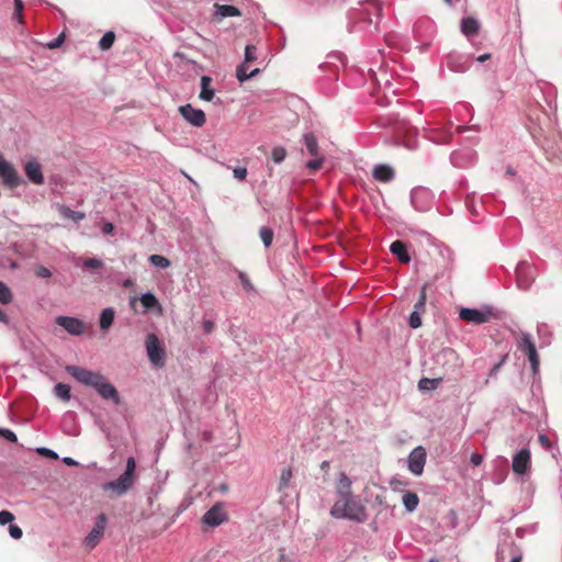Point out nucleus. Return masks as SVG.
Returning <instances> with one entry per match:
<instances>
[{
    "instance_id": "nucleus-44",
    "label": "nucleus",
    "mask_w": 562,
    "mask_h": 562,
    "mask_svg": "<svg viewBox=\"0 0 562 562\" xmlns=\"http://www.w3.org/2000/svg\"><path fill=\"white\" fill-rule=\"evenodd\" d=\"M23 2L22 0H14V19H16L20 23L23 22V15H22V12H23Z\"/></svg>"
},
{
    "instance_id": "nucleus-6",
    "label": "nucleus",
    "mask_w": 562,
    "mask_h": 562,
    "mask_svg": "<svg viewBox=\"0 0 562 562\" xmlns=\"http://www.w3.org/2000/svg\"><path fill=\"white\" fill-rule=\"evenodd\" d=\"M517 346L518 349L527 356L532 372L536 374L539 370V356L536 349V345L532 341L531 335L528 333H522Z\"/></svg>"
},
{
    "instance_id": "nucleus-41",
    "label": "nucleus",
    "mask_w": 562,
    "mask_h": 562,
    "mask_svg": "<svg viewBox=\"0 0 562 562\" xmlns=\"http://www.w3.org/2000/svg\"><path fill=\"white\" fill-rule=\"evenodd\" d=\"M409 326L414 329L420 327L422 325V317L420 313L418 311H413L408 318Z\"/></svg>"
},
{
    "instance_id": "nucleus-20",
    "label": "nucleus",
    "mask_w": 562,
    "mask_h": 562,
    "mask_svg": "<svg viewBox=\"0 0 562 562\" xmlns=\"http://www.w3.org/2000/svg\"><path fill=\"white\" fill-rule=\"evenodd\" d=\"M461 32L467 36L470 37L472 35H475L479 32L480 23L476 19L468 16L463 18L461 20Z\"/></svg>"
},
{
    "instance_id": "nucleus-22",
    "label": "nucleus",
    "mask_w": 562,
    "mask_h": 562,
    "mask_svg": "<svg viewBox=\"0 0 562 562\" xmlns=\"http://www.w3.org/2000/svg\"><path fill=\"white\" fill-rule=\"evenodd\" d=\"M211 82H212L211 77H209V76L201 77V91H200L199 98L203 101L210 102L213 100V98L215 95L214 89H212L210 87Z\"/></svg>"
},
{
    "instance_id": "nucleus-51",
    "label": "nucleus",
    "mask_w": 562,
    "mask_h": 562,
    "mask_svg": "<svg viewBox=\"0 0 562 562\" xmlns=\"http://www.w3.org/2000/svg\"><path fill=\"white\" fill-rule=\"evenodd\" d=\"M64 41H65V33L63 32L56 38H54L53 41L48 42L46 44V46L49 49H55V48H58L64 43Z\"/></svg>"
},
{
    "instance_id": "nucleus-31",
    "label": "nucleus",
    "mask_w": 562,
    "mask_h": 562,
    "mask_svg": "<svg viewBox=\"0 0 562 562\" xmlns=\"http://www.w3.org/2000/svg\"><path fill=\"white\" fill-rule=\"evenodd\" d=\"M54 394L64 402H68L71 397L70 386L65 383H57L54 386Z\"/></svg>"
},
{
    "instance_id": "nucleus-5",
    "label": "nucleus",
    "mask_w": 562,
    "mask_h": 562,
    "mask_svg": "<svg viewBox=\"0 0 562 562\" xmlns=\"http://www.w3.org/2000/svg\"><path fill=\"white\" fill-rule=\"evenodd\" d=\"M494 316L492 306H483L481 308L462 307L459 312V318L471 324L487 323Z\"/></svg>"
},
{
    "instance_id": "nucleus-30",
    "label": "nucleus",
    "mask_w": 562,
    "mask_h": 562,
    "mask_svg": "<svg viewBox=\"0 0 562 562\" xmlns=\"http://www.w3.org/2000/svg\"><path fill=\"white\" fill-rule=\"evenodd\" d=\"M140 303L146 310L160 308L158 299L151 292L144 293Z\"/></svg>"
},
{
    "instance_id": "nucleus-42",
    "label": "nucleus",
    "mask_w": 562,
    "mask_h": 562,
    "mask_svg": "<svg viewBox=\"0 0 562 562\" xmlns=\"http://www.w3.org/2000/svg\"><path fill=\"white\" fill-rule=\"evenodd\" d=\"M425 306H426V290H425V288H423L420 295L414 305V311H418L419 313H422L425 311Z\"/></svg>"
},
{
    "instance_id": "nucleus-40",
    "label": "nucleus",
    "mask_w": 562,
    "mask_h": 562,
    "mask_svg": "<svg viewBox=\"0 0 562 562\" xmlns=\"http://www.w3.org/2000/svg\"><path fill=\"white\" fill-rule=\"evenodd\" d=\"M257 48L254 45H247L245 47V64L251 63L257 58Z\"/></svg>"
},
{
    "instance_id": "nucleus-59",
    "label": "nucleus",
    "mask_w": 562,
    "mask_h": 562,
    "mask_svg": "<svg viewBox=\"0 0 562 562\" xmlns=\"http://www.w3.org/2000/svg\"><path fill=\"white\" fill-rule=\"evenodd\" d=\"M483 461V457L480 453L473 452L470 457V462L473 467H479Z\"/></svg>"
},
{
    "instance_id": "nucleus-61",
    "label": "nucleus",
    "mask_w": 562,
    "mask_h": 562,
    "mask_svg": "<svg viewBox=\"0 0 562 562\" xmlns=\"http://www.w3.org/2000/svg\"><path fill=\"white\" fill-rule=\"evenodd\" d=\"M538 439H539V442H540V445L542 447H544V448H549L550 447V439H549V437L547 435L541 434V435H539Z\"/></svg>"
},
{
    "instance_id": "nucleus-14",
    "label": "nucleus",
    "mask_w": 562,
    "mask_h": 562,
    "mask_svg": "<svg viewBox=\"0 0 562 562\" xmlns=\"http://www.w3.org/2000/svg\"><path fill=\"white\" fill-rule=\"evenodd\" d=\"M134 476L122 473L117 480L110 481L103 485L105 491L111 490L117 495H124L134 484Z\"/></svg>"
},
{
    "instance_id": "nucleus-28",
    "label": "nucleus",
    "mask_w": 562,
    "mask_h": 562,
    "mask_svg": "<svg viewBox=\"0 0 562 562\" xmlns=\"http://www.w3.org/2000/svg\"><path fill=\"white\" fill-rule=\"evenodd\" d=\"M427 138L436 144H447L451 139V134L438 130H432L428 133Z\"/></svg>"
},
{
    "instance_id": "nucleus-4",
    "label": "nucleus",
    "mask_w": 562,
    "mask_h": 562,
    "mask_svg": "<svg viewBox=\"0 0 562 562\" xmlns=\"http://www.w3.org/2000/svg\"><path fill=\"white\" fill-rule=\"evenodd\" d=\"M515 274L517 288L524 291L531 288L537 277L535 266L528 261H519L516 266Z\"/></svg>"
},
{
    "instance_id": "nucleus-37",
    "label": "nucleus",
    "mask_w": 562,
    "mask_h": 562,
    "mask_svg": "<svg viewBox=\"0 0 562 562\" xmlns=\"http://www.w3.org/2000/svg\"><path fill=\"white\" fill-rule=\"evenodd\" d=\"M13 295L10 288L2 281H0V303L9 304L12 302Z\"/></svg>"
},
{
    "instance_id": "nucleus-9",
    "label": "nucleus",
    "mask_w": 562,
    "mask_h": 562,
    "mask_svg": "<svg viewBox=\"0 0 562 562\" xmlns=\"http://www.w3.org/2000/svg\"><path fill=\"white\" fill-rule=\"evenodd\" d=\"M179 113L194 127H201L206 122L205 113L201 109L193 108L190 103L181 105Z\"/></svg>"
},
{
    "instance_id": "nucleus-16",
    "label": "nucleus",
    "mask_w": 562,
    "mask_h": 562,
    "mask_svg": "<svg viewBox=\"0 0 562 562\" xmlns=\"http://www.w3.org/2000/svg\"><path fill=\"white\" fill-rule=\"evenodd\" d=\"M106 524V517L104 514H101L98 516L95 526L92 528V530L89 532V535L85 539V544L87 548L92 549L97 546L100 538L103 535L104 528Z\"/></svg>"
},
{
    "instance_id": "nucleus-34",
    "label": "nucleus",
    "mask_w": 562,
    "mask_h": 562,
    "mask_svg": "<svg viewBox=\"0 0 562 562\" xmlns=\"http://www.w3.org/2000/svg\"><path fill=\"white\" fill-rule=\"evenodd\" d=\"M104 266L103 261L98 258H86L81 260L80 267L87 270H99Z\"/></svg>"
},
{
    "instance_id": "nucleus-10",
    "label": "nucleus",
    "mask_w": 562,
    "mask_h": 562,
    "mask_svg": "<svg viewBox=\"0 0 562 562\" xmlns=\"http://www.w3.org/2000/svg\"><path fill=\"white\" fill-rule=\"evenodd\" d=\"M427 453L424 447L418 446L408 456V470L416 476L423 474Z\"/></svg>"
},
{
    "instance_id": "nucleus-19",
    "label": "nucleus",
    "mask_w": 562,
    "mask_h": 562,
    "mask_svg": "<svg viewBox=\"0 0 562 562\" xmlns=\"http://www.w3.org/2000/svg\"><path fill=\"white\" fill-rule=\"evenodd\" d=\"M394 176V170L389 165H378L373 169L374 179L381 182H390Z\"/></svg>"
},
{
    "instance_id": "nucleus-2",
    "label": "nucleus",
    "mask_w": 562,
    "mask_h": 562,
    "mask_svg": "<svg viewBox=\"0 0 562 562\" xmlns=\"http://www.w3.org/2000/svg\"><path fill=\"white\" fill-rule=\"evenodd\" d=\"M330 516L336 519H348L355 522H364L368 518L367 509L353 494L337 496L330 508Z\"/></svg>"
},
{
    "instance_id": "nucleus-13",
    "label": "nucleus",
    "mask_w": 562,
    "mask_h": 562,
    "mask_svg": "<svg viewBox=\"0 0 562 562\" xmlns=\"http://www.w3.org/2000/svg\"><path fill=\"white\" fill-rule=\"evenodd\" d=\"M227 519V515L222 504L213 505L202 518V521L210 527H217Z\"/></svg>"
},
{
    "instance_id": "nucleus-62",
    "label": "nucleus",
    "mask_w": 562,
    "mask_h": 562,
    "mask_svg": "<svg viewBox=\"0 0 562 562\" xmlns=\"http://www.w3.org/2000/svg\"><path fill=\"white\" fill-rule=\"evenodd\" d=\"M63 462H64L65 464H67V465H70V467H76V465H78V462H77L76 460H74L72 458H70V457H65V458L63 459Z\"/></svg>"
},
{
    "instance_id": "nucleus-48",
    "label": "nucleus",
    "mask_w": 562,
    "mask_h": 562,
    "mask_svg": "<svg viewBox=\"0 0 562 562\" xmlns=\"http://www.w3.org/2000/svg\"><path fill=\"white\" fill-rule=\"evenodd\" d=\"M437 386V383H436V380H430V379H422L419 380L418 382V387L420 390H430V389H435Z\"/></svg>"
},
{
    "instance_id": "nucleus-43",
    "label": "nucleus",
    "mask_w": 562,
    "mask_h": 562,
    "mask_svg": "<svg viewBox=\"0 0 562 562\" xmlns=\"http://www.w3.org/2000/svg\"><path fill=\"white\" fill-rule=\"evenodd\" d=\"M238 279L247 292L254 291V285L245 272H238Z\"/></svg>"
},
{
    "instance_id": "nucleus-63",
    "label": "nucleus",
    "mask_w": 562,
    "mask_h": 562,
    "mask_svg": "<svg viewBox=\"0 0 562 562\" xmlns=\"http://www.w3.org/2000/svg\"><path fill=\"white\" fill-rule=\"evenodd\" d=\"M491 58V54L486 53V54H483V55H480L479 57H476V60L479 63H484L486 60H488Z\"/></svg>"
},
{
    "instance_id": "nucleus-17",
    "label": "nucleus",
    "mask_w": 562,
    "mask_h": 562,
    "mask_svg": "<svg viewBox=\"0 0 562 562\" xmlns=\"http://www.w3.org/2000/svg\"><path fill=\"white\" fill-rule=\"evenodd\" d=\"M24 171H25L27 179L32 183L37 184V186H41L44 183L42 166L35 158H32L26 161V164L24 166Z\"/></svg>"
},
{
    "instance_id": "nucleus-46",
    "label": "nucleus",
    "mask_w": 562,
    "mask_h": 562,
    "mask_svg": "<svg viewBox=\"0 0 562 562\" xmlns=\"http://www.w3.org/2000/svg\"><path fill=\"white\" fill-rule=\"evenodd\" d=\"M324 162V158L323 157H315V159H312V160H308L306 162V167L312 170V171H316L321 168V166L323 165Z\"/></svg>"
},
{
    "instance_id": "nucleus-35",
    "label": "nucleus",
    "mask_w": 562,
    "mask_h": 562,
    "mask_svg": "<svg viewBox=\"0 0 562 562\" xmlns=\"http://www.w3.org/2000/svg\"><path fill=\"white\" fill-rule=\"evenodd\" d=\"M149 262L160 269H167L170 267V260L161 255H150Z\"/></svg>"
},
{
    "instance_id": "nucleus-45",
    "label": "nucleus",
    "mask_w": 562,
    "mask_h": 562,
    "mask_svg": "<svg viewBox=\"0 0 562 562\" xmlns=\"http://www.w3.org/2000/svg\"><path fill=\"white\" fill-rule=\"evenodd\" d=\"M0 436L10 442L18 441L16 435L11 429H8V428L0 427Z\"/></svg>"
},
{
    "instance_id": "nucleus-27",
    "label": "nucleus",
    "mask_w": 562,
    "mask_h": 562,
    "mask_svg": "<svg viewBox=\"0 0 562 562\" xmlns=\"http://www.w3.org/2000/svg\"><path fill=\"white\" fill-rule=\"evenodd\" d=\"M402 501H403V505L405 506L406 510L409 513L414 512L419 504V498H418L417 494L413 493V492H406L403 495Z\"/></svg>"
},
{
    "instance_id": "nucleus-33",
    "label": "nucleus",
    "mask_w": 562,
    "mask_h": 562,
    "mask_svg": "<svg viewBox=\"0 0 562 562\" xmlns=\"http://www.w3.org/2000/svg\"><path fill=\"white\" fill-rule=\"evenodd\" d=\"M60 214L69 220H72L74 222L78 223L85 218V213L79 211H74L70 207L61 206L60 207Z\"/></svg>"
},
{
    "instance_id": "nucleus-39",
    "label": "nucleus",
    "mask_w": 562,
    "mask_h": 562,
    "mask_svg": "<svg viewBox=\"0 0 562 562\" xmlns=\"http://www.w3.org/2000/svg\"><path fill=\"white\" fill-rule=\"evenodd\" d=\"M271 156L276 164H281L286 157V150L281 146H277L272 149Z\"/></svg>"
},
{
    "instance_id": "nucleus-3",
    "label": "nucleus",
    "mask_w": 562,
    "mask_h": 562,
    "mask_svg": "<svg viewBox=\"0 0 562 562\" xmlns=\"http://www.w3.org/2000/svg\"><path fill=\"white\" fill-rule=\"evenodd\" d=\"M145 348L150 363L155 368H162L166 363V349L156 334L150 333L146 336Z\"/></svg>"
},
{
    "instance_id": "nucleus-55",
    "label": "nucleus",
    "mask_w": 562,
    "mask_h": 562,
    "mask_svg": "<svg viewBox=\"0 0 562 562\" xmlns=\"http://www.w3.org/2000/svg\"><path fill=\"white\" fill-rule=\"evenodd\" d=\"M233 173H234V177L237 179V180H245L246 176H247V169L244 168V167H236L234 170H233Z\"/></svg>"
},
{
    "instance_id": "nucleus-21",
    "label": "nucleus",
    "mask_w": 562,
    "mask_h": 562,
    "mask_svg": "<svg viewBox=\"0 0 562 562\" xmlns=\"http://www.w3.org/2000/svg\"><path fill=\"white\" fill-rule=\"evenodd\" d=\"M472 159V151L465 150V151H453L450 155V160L453 166L458 168H464L468 166V164L471 162Z\"/></svg>"
},
{
    "instance_id": "nucleus-8",
    "label": "nucleus",
    "mask_w": 562,
    "mask_h": 562,
    "mask_svg": "<svg viewBox=\"0 0 562 562\" xmlns=\"http://www.w3.org/2000/svg\"><path fill=\"white\" fill-rule=\"evenodd\" d=\"M0 178L3 183L10 188H16L21 186L22 179L19 176L15 168L7 161L3 156L0 154Z\"/></svg>"
},
{
    "instance_id": "nucleus-15",
    "label": "nucleus",
    "mask_w": 562,
    "mask_h": 562,
    "mask_svg": "<svg viewBox=\"0 0 562 562\" xmlns=\"http://www.w3.org/2000/svg\"><path fill=\"white\" fill-rule=\"evenodd\" d=\"M530 451L527 448L520 449L514 457H513V471L519 475H524L527 473V471L530 468Z\"/></svg>"
},
{
    "instance_id": "nucleus-52",
    "label": "nucleus",
    "mask_w": 562,
    "mask_h": 562,
    "mask_svg": "<svg viewBox=\"0 0 562 562\" xmlns=\"http://www.w3.org/2000/svg\"><path fill=\"white\" fill-rule=\"evenodd\" d=\"M135 469H136V461L133 457H130L126 460V468L123 473L134 476Z\"/></svg>"
},
{
    "instance_id": "nucleus-12",
    "label": "nucleus",
    "mask_w": 562,
    "mask_h": 562,
    "mask_svg": "<svg viewBox=\"0 0 562 562\" xmlns=\"http://www.w3.org/2000/svg\"><path fill=\"white\" fill-rule=\"evenodd\" d=\"M398 144L408 150L418 148L417 131L411 125H404L397 131Z\"/></svg>"
},
{
    "instance_id": "nucleus-53",
    "label": "nucleus",
    "mask_w": 562,
    "mask_h": 562,
    "mask_svg": "<svg viewBox=\"0 0 562 562\" xmlns=\"http://www.w3.org/2000/svg\"><path fill=\"white\" fill-rule=\"evenodd\" d=\"M9 533L15 540L20 539L23 535L22 529L18 525L13 524L9 525Z\"/></svg>"
},
{
    "instance_id": "nucleus-23",
    "label": "nucleus",
    "mask_w": 562,
    "mask_h": 562,
    "mask_svg": "<svg viewBox=\"0 0 562 562\" xmlns=\"http://www.w3.org/2000/svg\"><path fill=\"white\" fill-rule=\"evenodd\" d=\"M240 11L232 4H215V16L223 19L229 16H239Z\"/></svg>"
},
{
    "instance_id": "nucleus-1",
    "label": "nucleus",
    "mask_w": 562,
    "mask_h": 562,
    "mask_svg": "<svg viewBox=\"0 0 562 562\" xmlns=\"http://www.w3.org/2000/svg\"><path fill=\"white\" fill-rule=\"evenodd\" d=\"M66 371L79 383L93 387L102 398L112 401L114 404L120 403L117 390L100 372L78 366H67Z\"/></svg>"
},
{
    "instance_id": "nucleus-49",
    "label": "nucleus",
    "mask_w": 562,
    "mask_h": 562,
    "mask_svg": "<svg viewBox=\"0 0 562 562\" xmlns=\"http://www.w3.org/2000/svg\"><path fill=\"white\" fill-rule=\"evenodd\" d=\"M507 357H508L507 355H504V356L501 358V360H499L497 363H495V364L493 366V368L491 369V371H490V373H488V376H490V378H496V375H497V373H498L499 369H501V368H502V366L506 362Z\"/></svg>"
},
{
    "instance_id": "nucleus-47",
    "label": "nucleus",
    "mask_w": 562,
    "mask_h": 562,
    "mask_svg": "<svg viewBox=\"0 0 562 562\" xmlns=\"http://www.w3.org/2000/svg\"><path fill=\"white\" fill-rule=\"evenodd\" d=\"M14 520V516L11 512L8 510H1L0 512V525H10Z\"/></svg>"
},
{
    "instance_id": "nucleus-58",
    "label": "nucleus",
    "mask_w": 562,
    "mask_h": 562,
    "mask_svg": "<svg viewBox=\"0 0 562 562\" xmlns=\"http://www.w3.org/2000/svg\"><path fill=\"white\" fill-rule=\"evenodd\" d=\"M506 550L513 551V547H508V548L503 547V548L498 549L497 562H506V559H507V557L505 554Z\"/></svg>"
},
{
    "instance_id": "nucleus-64",
    "label": "nucleus",
    "mask_w": 562,
    "mask_h": 562,
    "mask_svg": "<svg viewBox=\"0 0 562 562\" xmlns=\"http://www.w3.org/2000/svg\"><path fill=\"white\" fill-rule=\"evenodd\" d=\"M9 321H10L9 316L3 311L0 310V322L4 323V324H8Z\"/></svg>"
},
{
    "instance_id": "nucleus-32",
    "label": "nucleus",
    "mask_w": 562,
    "mask_h": 562,
    "mask_svg": "<svg viewBox=\"0 0 562 562\" xmlns=\"http://www.w3.org/2000/svg\"><path fill=\"white\" fill-rule=\"evenodd\" d=\"M114 41H115V33L113 31H108L100 38L99 48L101 50H108L112 47Z\"/></svg>"
},
{
    "instance_id": "nucleus-7",
    "label": "nucleus",
    "mask_w": 562,
    "mask_h": 562,
    "mask_svg": "<svg viewBox=\"0 0 562 562\" xmlns=\"http://www.w3.org/2000/svg\"><path fill=\"white\" fill-rule=\"evenodd\" d=\"M472 55L451 52L446 57L447 67L454 72H465L472 65Z\"/></svg>"
},
{
    "instance_id": "nucleus-25",
    "label": "nucleus",
    "mask_w": 562,
    "mask_h": 562,
    "mask_svg": "<svg viewBox=\"0 0 562 562\" xmlns=\"http://www.w3.org/2000/svg\"><path fill=\"white\" fill-rule=\"evenodd\" d=\"M351 480L348 477V475L344 472H341L339 474V479H338V484H337V487H336V495L337 496H341V495H347V494H352L351 492Z\"/></svg>"
},
{
    "instance_id": "nucleus-38",
    "label": "nucleus",
    "mask_w": 562,
    "mask_h": 562,
    "mask_svg": "<svg viewBox=\"0 0 562 562\" xmlns=\"http://www.w3.org/2000/svg\"><path fill=\"white\" fill-rule=\"evenodd\" d=\"M292 479V470L290 468L283 469L279 480V491L288 488Z\"/></svg>"
},
{
    "instance_id": "nucleus-36",
    "label": "nucleus",
    "mask_w": 562,
    "mask_h": 562,
    "mask_svg": "<svg viewBox=\"0 0 562 562\" xmlns=\"http://www.w3.org/2000/svg\"><path fill=\"white\" fill-rule=\"evenodd\" d=\"M259 235L265 247H270L273 240V231L270 227L262 226L259 231Z\"/></svg>"
},
{
    "instance_id": "nucleus-26",
    "label": "nucleus",
    "mask_w": 562,
    "mask_h": 562,
    "mask_svg": "<svg viewBox=\"0 0 562 562\" xmlns=\"http://www.w3.org/2000/svg\"><path fill=\"white\" fill-rule=\"evenodd\" d=\"M259 71H260L259 68H255V69H252L251 71L248 72L247 65L245 63H243L236 69V77H237L239 82H245L246 80H248L251 77H254L257 74H259Z\"/></svg>"
},
{
    "instance_id": "nucleus-50",
    "label": "nucleus",
    "mask_w": 562,
    "mask_h": 562,
    "mask_svg": "<svg viewBox=\"0 0 562 562\" xmlns=\"http://www.w3.org/2000/svg\"><path fill=\"white\" fill-rule=\"evenodd\" d=\"M36 451H37L38 454H41L43 457H46V458H49L52 460L58 459V454L54 450H52L49 448L42 447V448H37Z\"/></svg>"
},
{
    "instance_id": "nucleus-56",
    "label": "nucleus",
    "mask_w": 562,
    "mask_h": 562,
    "mask_svg": "<svg viewBox=\"0 0 562 562\" xmlns=\"http://www.w3.org/2000/svg\"><path fill=\"white\" fill-rule=\"evenodd\" d=\"M215 324L212 319H203L202 328L205 334H211L214 330Z\"/></svg>"
},
{
    "instance_id": "nucleus-57",
    "label": "nucleus",
    "mask_w": 562,
    "mask_h": 562,
    "mask_svg": "<svg viewBox=\"0 0 562 562\" xmlns=\"http://www.w3.org/2000/svg\"><path fill=\"white\" fill-rule=\"evenodd\" d=\"M35 274L38 278H49L52 276V272L48 268L41 266L35 270Z\"/></svg>"
},
{
    "instance_id": "nucleus-60",
    "label": "nucleus",
    "mask_w": 562,
    "mask_h": 562,
    "mask_svg": "<svg viewBox=\"0 0 562 562\" xmlns=\"http://www.w3.org/2000/svg\"><path fill=\"white\" fill-rule=\"evenodd\" d=\"M101 231L103 234L108 235V234H111L113 233L114 231V225L110 222H105L102 227H101Z\"/></svg>"
},
{
    "instance_id": "nucleus-24",
    "label": "nucleus",
    "mask_w": 562,
    "mask_h": 562,
    "mask_svg": "<svg viewBox=\"0 0 562 562\" xmlns=\"http://www.w3.org/2000/svg\"><path fill=\"white\" fill-rule=\"evenodd\" d=\"M114 317L115 311L113 307L102 310L99 321L101 330L106 331L112 326Z\"/></svg>"
},
{
    "instance_id": "nucleus-54",
    "label": "nucleus",
    "mask_w": 562,
    "mask_h": 562,
    "mask_svg": "<svg viewBox=\"0 0 562 562\" xmlns=\"http://www.w3.org/2000/svg\"><path fill=\"white\" fill-rule=\"evenodd\" d=\"M368 4L375 11V15L380 19L382 14V3L380 0H368Z\"/></svg>"
},
{
    "instance_id": "nucleus-29",
    "label": "nucleus",
    "mask_w": 562,
    "mask_h": 562,
    "mask_svg": "<svg viewBox=\"0 0 562 562\" xmlns=\"http://www.w3.org/2000/svg\"><path fill=\"white\" fill-rule=\"evenodd\" d=\"M304 144L310 155L317 157L318 156V143L314 134L306 133L303 136Z\"/></svg>"
},
{
    "instance_id": "nucleus-18",
    "label": "nucleus",
    "mask_w": 562,
    "mask_h": 562,
    "mask_svg": "<svg viewBox=\"0 0 562 562\" xmlns=\"http://www.w3.org/2000/svg\"><path fill=\"white\" fill-rule=\"evenodd\" d=\"M391 252L397 257L402 263H408L411 256L407 252V247L402 240H395L390 246Z\"/></svg>"
},
{
    "instance_id": "nucleus-11",
    "label": "nucleus",
    "mask_w": 562,
    "mask_h": 562,
    "mask_svg": "<svg viewBox=\"0 0 562 562\" xmlns=\"http://www.w3.org/2000/svg\"><path fill=\"white\" fill-rule=\"evenodd\" d=\"M55 322L72 336H80L86 329L83 322L72 316H58Z\"/></svg>"
}]
</instances>
